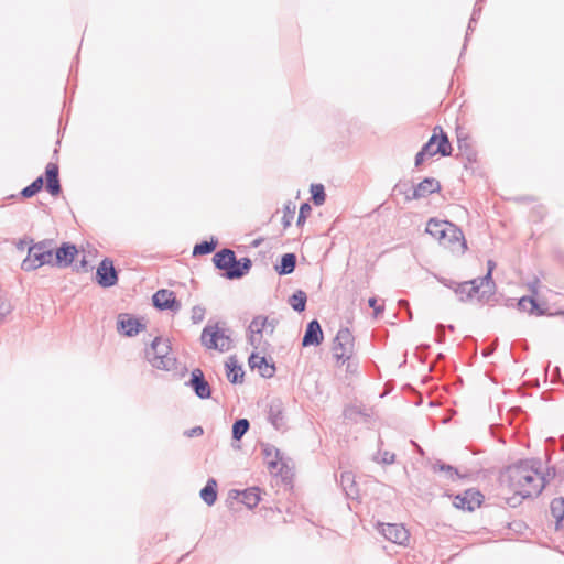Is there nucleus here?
I'll use <instances>...</instances> for the list:
<instances>
[{
    "label": "nucleus",
    "instance_id": "603ef678",
    "mask_svg": "<svg viewBox=\"0 0 564 564\" xmlns=\"http://www.w3.org/2000/svg\"><path fill=\"white\" fill-rule=\"evenodd\" d=\"M82 265H86V260L85 259H83Z\"/></svg>",
    "mask_w": 564,
    "mask_h": 564
},
{
    "label": "nucleus",
    "instance_id": "f704fd0d",
    "mask_svg": "<svg viewBox=\"0 0 564 564\" xmlns=\"http://www.w3.org/2000/svg\"><path fill=\"white\" fill-rule=\"evenodd\" d=\"M217 246V241L210 240V241H202L197 245H195L193 249V256H204L212 253Z\"/></svg>",
    "mask_w": 564,
    "mask_h": 564
},
{
    "label": "nucleus",
    "instance_id": "412c9836",
    "mask_svg": "<svg viewBox=\"0 0 564 564\" xmlns=\"http://www.w3.org/2000/svg\"><path fill=\"white\" fill-rule=\"evenodd\" d=\"M249 365L252 369L258 368L263 378H272L275 373L274 365L269 364L265 357L258 354H251L249 357Z\"/></svg>",
    "mask_w": 564,
    "mask_h": 564
},
{
    "label": "nucleus",
    "instance_id": "e433bc0d",
    "mask_svg": "<svg viewBox=\"0 0 564 564\" xmlns=\"http://www.w3.org/2000/svg\"><path fill=\"white\" fill-rule=\"evenodd\" d=\"M12 312V305L6 295L0 293V324Z\"/></svg>",
    "mask_w": 564,
    "mask_h": 564
},
{
    "label": "nucleus",
    "instance_id": "2f4dec72",
    "mask_svg": "<svg viewBox=\"0 0 564 564\" xmlns=\"http://www.w3.org/2000/svg\"><path fill=\"white\" fill-rule=\"evenodd\" d=\"M250 423L247 419H238L232 425V438L239 441L248 432Z\"/></svg>",
    "mask_w": 564,
    "mask_h": 564
},
{
    "label": "nucleus",
    "instance_id": "72a5a7b5",
    "mask_svg": "<svg viewBox=\"0 0 564 564\" xmlns=\"http://www.w3.org/2000/svg\"><path fill=\"white\" fill-rule=\"evenodd\" d=\"M434 471H442L446 474V477L451 480H455L456 478H460L458 470L452 465L444 464L442 462H436L433 465Z\"/></svg>",
    "mask_w": 564,
    "mask_h": 564
},
{
    "label": "nucleus",
    "instance_id": "2eb2a0df",
    "mask_svg": "<svg viewBox=\"0 0 564 564\" xmlns=\"http://www.w3.org/2000/svg\"><path fill=\"white\" fill-rule=\"evenodd\" d=\"M199 399H208L212 390L200 369H194L187 383Z\"/></svg>",
    "mask_w": 564,
    "mask_h": 564
},
{
    "label": "nucleus",
    "instance_id": "4be33fe9",
    "mask_svg": "<svg viewBox=\"0 0 564 564\" xmlns=\"http://www.w3.org/2000/svg\"><path fill=\"white\" fill-rule=\"evenodd\" d=\"M268 420L275 430H282L285 426V420L283 415L281 402H272L268 411Z\"/></svg>",
    "mask_w": 564,
    "mask_h": 564
},
{
    "label": "nucleus",
    "instance_id": "4c0bfd02",
    "mask_svg": "<svg viewBox=\"0 0 564 564\" xmlns=\"http://www.w3.org/2000/svg\"><path fill=\"white\" fill-rule=\"evenodd\" d=\"M204 317H205V308L204 307L197 305L192 308L191 318L194 324L200 323L204 319Z\"/></svg>",
    "mask_w": 564,
    "mask_h": 564
},
{
    "label": "nucleus",
    "instance_id": "ea45409f",
    "mask_svg": "<svg viewBox=\"0 0 564 564\" xmlns=\"http://www.w3.org/2000/svg\"><path fill=\"white\" fill-rule=\"evenodd\" d=\"M380 455V462L383 464H392L394 463L395 455L393 453H390L388 451H384L379 454Z\"/></svg>",
    "mask_w": 564,
    "mask_h": 564
},
{
    "label": "nucleus",
    "instance_id": "cd10ccee",
    "mask_svg": "<svg viewBox=\"0 0 564 564\" xmlns=\"http://www.w3.org/2000/svg\"><path fill=\"white\" fill-rule=\"evenodd\" d=\"M216 487V480L210 478L207 480L206 486L200 490V498L207 506H213L217 499Z\"/></svg>",
    "mask_w": 564,
    "mask_h": 564
},
{
    "label": "nucleus",
    "instance_id": "c9c22d12",
    "mask_svg": "<svg viewBox=\"0 0 564 564\" xmlns=\"http://www.w3.org/2000/svg\"><path fill=\"white\" fill-rule=\"evenodd\" d=\"M312 198L315 205L319 206L324 204L326 194L322 184H313L311 186Z\"/></svg>",
    "mask_w": 564,
    "mask_h": 564
},
{
    "label": "nucleus",
    "instance_id": "5701e85b",
    "mask_svg": "<svg viewBox=\"0 0 564 564\" xmlns=\"http://www.w3.org/2000/svg\"><path fill=\"white\" fill-rule=\"evenodd\" d=\"M339 484L347 498L355 499L358 497V488L355 481V475L351 471L341 473Z\"/></svg>",
    "mask_w": 564,
    "mask_h": 564
},
{
    "label": "nucleus",
    "instance_id": "b1692460",
    "mask_svg": "<svg viewBox=\"0 0 564 564\" xmlns=\"http://www.w3.org/2000/svg\"><path fill=\"white\" fill-rule=\"evenodd\" d=\"M551 514L555 520L556 530H564V498L557 497L551 501Z\"/></svg>",
    "mask_w": 564,
    "mask_h": 564
},
{
    "label": "nucleus",
    "instance_id": "a19ab883",
    "mask_svg": "<svg viewBox=\"0 0 564 564\" xmlns=\"http://www.w3.org/2000/svg\"><path fill=\"white\" fill-rule=\"evenodd\" d=\"M481 0H477L476 4H475V8H474V11H473V14H471V18L469 20V23H468V31H470L473 28H474V22H476L477 20V17L479 15V12L481 10V8L479 7L478 8V4Z\"/></svg>",
    "mask_w": 564,
    "mask_h": 564
},
{
    "label": "nucleus",
    "instance_id": "6e6552de",
    "mask_svg": "<svg viewBox=\"0 0 564 564\" xmlns=\"http://www.w3.org/2000/svg\"><path fill=\"white\" fill-rule=\"evenodd\" d=\"M422 149L430 158L436 154L447 156L452 153V145L449 143L448 137L440 126H436L433 129V134L422 147Z\"/></svg>",
    "mask_w": 564,
    "mask_h": 564
},
{
    "label": "nucleus",
    "instance_id": "473e14b6",
    "mask_svg": "<svg viewBox=\"0 0 564 564\" xmlns=\"http://www.w3.org/2000/svg\"><path fill=\"white\" fill-rule=\"evenodd\" d=\"M44 185V180L42 176L35 178L29 186L24 187L21 191V196L24 198H30L37 194Z\"/></svg>",
    "mask_w": 564,
    "mask_h": 564
},
{
    "label": "nucleus",
    "instance_id": "aec40b11",
    "mask_svg": "<svg viewBox=\"0 0 564 564\" xmlns=\"http://www.w3.org/2000/svg\"><path fill=\"white\" fill-rule=\"evenodd\" d=\"M440 189L441 184L437 180L433 177H426L415 186L411 198L417 199L425 197L426 195L438 192Z\"/></svg>",
    "mask_w": 564,
    "mask_h": 564
},
{
    "label": "nucleus",
    "instance_id": "09e8293b",
    "mask_svg": "<svg viewBox=\"0 0 564 564\" xmlns=\"http://www.w3.org/2000/svg\"><path fill=\"white\" fill-rule=\"evenodd\" d=\"M538 284H539V280H538V279H535V281H534L533 283H531V284H530V289H531V291H532L534 294H536V293H538V290H536Z\"/></svg>",
    "mask_w": 564,
    "mask_h": 564
},
{
    "label": "nucleus",
    "instance_id": "49530a36",
    "mask_svg": "<svg viewBox=\"0 0 564 564\" xmlns=\"http://www.w3.org/2000/svg\"><path fill=\"white\" fill-rule=\"evenodd\" d=\"M436 335H437V340L440 343L444 340V336H445V326L444 325H442V324L437 325Z\"/></svg>",
    "mask_w": 564,
    "mask_h": 564
},
{
    "label": "nucleus",
    "instance_id": "ddd939ff",
    "mask_svg": "<svg viewBox=\"0 0 564 564\" xmlns=\"http://www.w3.org/2000/svg\"><path fill=\"white\" fill-rule=\"evenodd\" d=\"M482 495L476 490H466L460 495L455 496L453 505L462 510L473 511L481 503Z\"/></svg>",
    "mask_w": 564,
    "mask_h": 564
},
{
    "label": "nucleus",
    "instance_id": "3c124183",
    "mask_svg": "<svg viewBox=\"0 0 564 564\" xmlns=\"http://www.w3.org/2000/svg\"><path fill=\"white\" fill-rule=\"evenodd\" d=\"M264 452H265V455H267V456H270V454H271V451H270V449H268V448H267Z\"/></svg>",
    "mask_w": 564,
    "mask_h": 564
},
{
    "label": "nucleus",
    "instance_id": "79ce46f5",
    "mask_svg": "<svg viewBox=\"0 0 564 564\" xmlns=\"http://www.w3.org/2000/svg\"><path fill=\"white\" fill-rule=\"evenodd\" d=\"M293 212H294V208L291 209L290 206H285V212H284V215H283V225L284 227H288L291 225V220L293 219Z\"/></svg>",
    "mask_w": 564,
    "mask_h": 564
},
{
    "label": "nucleus",
    "instance_id": "c85d7f7f",
    "mask_svg": "<svg viewBox=\"0 0 564 564\" xmlns=\"http://www.w3.org/2000/svg\"><path fill=\"white\" fill-rule=\"evenodd\" d=\"M240 501L247 506L249 509H252L258 506L260 501V492L259 488L251 487L241 492Z\"/></svg>",
    "mask_w": 564,
    "mask_h": 564
},
{
    "label": "nucleus",
    "instance_id": "f3484780",
    "mask_svg": "<svg viewBox=\"0 0 564 564\" xmlns=\"http://www.w3.org/2000/svg\"><path fill=\"white\" fill-rule=\"evenodd\" d=\"M482 290L484 285H480V281L478 279H473L457 284L454 292L459 296L460 301H466L479 292L482 293Z\"/></svg>",
    "mask_w": 564,
    "mask_h": 564
},
{
    "label": "nucleus",
    "instance_id": "c756f323",
    "mask_svg": "<svg viewBox=\"0 0 564 564\" xmlns=\"http://www.w3.org/2000/svg\"><path fill=\"white\" fill-rule=\"evenodd\" d=\"M520 311L528 312L530 314L542 315L543 311L539 308L536 301L531 296H523L518 302Z\"/></svg>",
    "mask_w": 564,
    "mask_h": 564
},
{
    "label": "nucleus",
    "instance_id": "a878e982",
    "mask_svg": "<svg viewBox=\"0 0 564 564\" xmlns=\"http://www.w3.org/2000/svg\"><path fill=\"white\" fill-rule=\"evenodd\" d=\"M227 368V378L231 383H240L243 379V370L242 367L237 364V360L230 358L226 362Z\"/></svg>",
    "mask_w": 564,
    "mask_h": 564
},
{
    "label": "nucleus",
    "instance_id": "58836bf2",
    "mask_svg": "<svg viewBox=\"0 0 564 564\" xmlns=\"http://www.w3.org/2000/svg\"><path fill=\"white\" fill-rule=\"evenodd\" d=\"M312 208L307 203H304L300 207L299 216H297V225H302L305 223L307 215L311 213Z\"/></svg>",
    "mask_w": 564,
    "mask_h": 564
},
{
    "label": "nucleus",
    "instance_id": "c03bdc74",
    "mask_svg": "<svg viewBox=\"0 0 564 564\" xmlns=\"http://www.w3.org/2000/svg\"><path fill=\"white\" fill-rule=\"evenodd\" d=\"M203 433H204V430L202 426H195V427L186 431L185 435L188 437H194V436H200Z\"/></svg>",
    "mask_w": 564,
    "mask_h": 564
},
{
    "label": "nucleus",
    "instance_id": "39448f33",
    "mask_svg": "<svg viewBox=\"0 0 564 564\" xmlns=\"http://www.w3.org/2000/svg\"><path fill=\"white\" fill-rule=\"evenodd\" d=\"M53 262L54 241L52 239H44L29 247L28 256L22 261L21 269L30 272L45 264L53 265Z\"/></svg>",
    "mask_w": 564,
    "mask_h": 564
},
{
    "label": "nucleus",
    "instance_id": "f8f14e48",
    "mask_svg": "<svg viewBox=\"0 0 564 564\" xmlns=\"http://www.w3.org/2000/svg\"><path fill=\"white\" fill-rule=\"evenodd\" d=\"M379 531L387 540L395 544L404 545L409 540V532L402 524L382 523Z\"/></svg>",
    "mask_w": 564,
    "mask_h": 564
},
{
    "label": "nucleus",
    "instance_id": "f03ea898",
    "mask_svg": "<svg viewBox=\"0 0 564 564\" xmlns=\"http://www.w3.org/2000/svg\"><path fill=\"white\" fill-rule=\"evenodd\" d=\"M425 231L453 251L464 252L467 248L463 231L451 221L432 218L427 221Z\"/></svg>",
    "mask_w": 564,
    "mask_h": 564
},
{
    "label": "nucleus",
    "instance_id": "a18cd8bd",
    "mask_svg": "<svg viewBox=\"0 0 564 564\" xmlns=\"http://www.w3.org/2000/svg\"><path fill=\"white\" fill-rule=\"evenodd\" d=\"M426 156V152H424V150L421 149L415 155V166H420Z\"/></svg>",
    "mask_w": 564,
    "mask_h": 564
},
{
    "label": "nucleus",
    "instance_id": "de8ad7c7",
    "mask_svg": "<svg viewBox=\"0 0 564 564\" xmlns=\"http://www.w3.org/2000/svg\"><path fill=\"white\" fill-rule=\"evenodd\" d=\"M440 281H441L445 286H447V288H449V289H452V290H454V289L456 288V285L458 284V283H456V282L448 281V280H446V279H440Z\"/></svg>",
    "mask_w": 564,
    "mask_h": 564
},
{
    "label": "nucleus",
    "instance_id": "6ab92c4d",
    "mask_svg": "<svg viewBox=\"0 0 564 564\" xmlns=\"http://www.w3.org/2000/svg\"><path fill=\"white\" fill-rule=\"evenodd\" d=\"M58 165L55 163H48L45 169V176H46V189L47 192L56 196L61 193V183L58 178Z\"/></svg>",
    "mask_w": 564,
    "mask_h": 564
},
{
    "label": "nucleus",
    "instance_id": "dca6fc26",
    "mask_svg": "<svg viewBox=\"0 0 564 564\" xmlns=\"http://www.w3.org/2000/svg\"><path fill=\"white\" fill-rule=\"evenodd\" d=\"M77 253V249L75 245L72 243H63L59 248L56 249L54 254L53 265L58 268H66L72 264L74 261L75 254Z\"/></svg>",
    "mask_w": 564,
    "mask_h": 564
},
{
    "label": "nucleus",
    "instance_id": "37998d69",
    "mask_svg": "<svg viewBox=\"0 0 564 564\" xmlns=\"http://www.w3.org/2000/svg\"><path fill=\"white\" fill-rule=\"evenodd\" d=\"M368 304L371 308H373V312H375V315L378 316L380 313L383 312V306L382 305H378L377 304V299L376 297H370L368 300Z\"/></svg>",
    "mask_w": 564,
    "mask_h": 564
},
{
    "label": "nucleus",
    "instance_id": "bb28decb",
    "mask_svg": "<svg viewBox=\"0 0 564 564\" xmlns=\"http://www.w3.org/2000/svg\"><path fill=\"white\" fill-rule=\"evenodd\" d=\"M296 265V256L294 253H285L282 256L280 264L275 265V270L280 275H286L294 271Z\"/></svg>",
    "mask_w": 564,
    "mask_h": 564
},
{
    "label": "nucleus",
    "instance_id": "20e7f679",
    "mask_svg": "<svg viewBox=\"0 0 564 564\" xmlns=\"http://www.w3.org/2000/svg\"><path fill=\"white\" fill-rule=\"evenodd\" d=\"M145 359L155 369L170 371L175 368L176 359L171 354L169 339L155 337L145 349Z\"/></svg>",
    "mask_w": 564,
    "mask_h": 564
},
{
    "label": "nucleus",
    "instance_id": "8fccbe9b",
    "mask_svg": "<svg viewBox=\"0 0 564 564\" xmlns=\"http://www.w3.org/2000/svg\"><path fill=\"white\" fill-rule=\"evenodd\" d=\"M268 464H269V467L271 469H276L278 468V462H275V460H270Z\"/></svg>",
    "mask_w": 564,
    "mask_h": 564
},
{
    "label": "nucleus",
    "instance_id": "a211bd4d",
    "mask_svg": "<svg viewBox=\"0 0 564 564\" xmlns=\"http://www.w3.org/2000/svg\"><path fill=\"white\" fill-rule=\"evenodd\" d=\"M322 340H323V332H322L321 325H319L318 321L313 319L306 326V330H305V334H304V337L302 340V345L304 347L317 346L322 343Z\"/></svg>",
    "mask_w": 564,
    "mask_h": 564
},
{
    "label": "nucleus",
    "instance_id": "4468645a",
    "mask_svg": "<svg viewBox=\"0 0 564 564\" xmlns=\"http://www.w3.org/2000/svg\"><path fill=\"white\" fill-rule=\"evenodd\" d=\"M153 304L159 310H171L177 312L181 310V303L176 300L174 292L162 289L154 293Z\"/></svg>",
    "mask_w": 564,
    "mask_h": 564
},
{
    "label": "nucleus",
    "instance_id": "423d86ee",
    "mask_svg": "<svg viewBox=\"0 0 564 564\" xmlns=\"http://www.w3.org/2000/svg\"><path fill=\"white\" fill-rule=\"evenodd\" d=\"M200 341L207 349L228 351L231 348V339L226 329L218 324H207L200 335Z\"/></svg>",
    "mask_w": 564,
    "mask_h": 564
},
{
    "label": "nucleus",
    "instance_id": "0eeeda50",
    "mask_svg": "<svg viewBox=\"0 0 564 564\" xmlns=\"http://www.w3.org/2000/svg\"><path fill=\"white\" fill-rule=\"evenodd\" d=\"M355 354V337L347 327L337 332L333 344V355L337 362L345 364L350 360Z\"/></svg>",
    "mask_w": 564,
    "mask_h": 564
},
{
    "label": "nucleus",
    "instance_id": "f257e3e1",
    "mask_svg": "<svg viewBox=\"0 0 564 564\" xmlns=\"http://www.w3.org/2000/svg\"><path fill=\"white\" fill-rule=\"evenodd\" d=\"M502 481L522 499L540 495L545 487L544 477L530 462H519L509 466Z\"/></svg>",
    "mask_w": 564,
    "mask_h": 564
},
{
    "label": "nucleus",
    "instance_id": "7ed1b4c3",
    "mask_svg": "<svg viewBox=\"0 0 564 564\" xmlns=\"http://www.w3.org/2000/svg\"><path fill=\"white\" fill-rule=\"evenodd\" d=\"M215 267L224 271V276L228 280H236L245 276L251 269L252 262L245 257L237 259L231 249H223L213 257Z\"/></svg>",
    "mask_w": 564,
    "mask_h": 564
},
{
    "label": "nucleus",
    "instance_id": "1a4fd4ad",
    "mask_svg": "<svg viewBox=\"0 0 564 564\" xmlns=\"http://www.w3.org/2000/svg\"><path fill=\"white\" fill-rule=\"evenodd\" d=\"M275 319H269L262 315L256 316L248 327L250 344L254 348H258L261 345L263 333L272 334L275 329Z\"/></svg>",
    "mask_w": 564,
    "mask_h": 564
},
{
    "label": "nucleus",
    "instance_id": "393cba45",
    "mask_svg": "<svg viewBox=\"0 0 564 564\" xmlns=\"http://www.w3.org/2000/svg\"><path fill=\"white\" fill-rule=\"evenodd\" d=\"M487 265H488V271H487L486 275L482 278H477L480 281V285H484L482 296L491 295L495 293V290H496V285L492 280V271L496 267V263L492 260H488Z\"/></svg>",
    "mask_w": 564,
    "mask_h": 564
},
{
    "label": "nucleus",
    "instance_id": "9b49d317",
    "mask_svg": "<svg viewBox=\"0 0 564 564\" xmlns=\"http://www.w3.org/2000/svg\"><path fill=\"white\" fill-rule=\"evenodd\" d=\"M145 328V325L139 318L129 314H119L117 322V330L127 336L133 337Z\"/></svg>",
    "mask_w": 564,
    "mask_h": 564
},
{
    "label": "nucleus",
    "instance_id": "9d476101",
    "mask_svg": "<svg viewBox=\"0 0 564 564\" xmlns=\"http://www.w3.org/2000/svg\"><path fill=\"white\" fill-rule=\"evenodd\" d=\"M96 281L102 288H110L117 284L118 273L111 259L105 258L101 260L96 271Z\"/></svg>",
    "mask_w": 564,
    "mask_h": 564
},
{
    "label": "nucleus",
    "instance_id": "7c9ffc66",
    "mask_svg": "<svg viewBox=\"0 0 564 564\" xmlns=\"http://www.w3.org/2000/svg\"><path fill=\"white\" fill-rule=\"evenodd\" d=\"M306 301V293L302 290H297L290 296L289 304L294 311L301 313L305 310Z\"/></svg>",
    "mask_w": 564,
    "mask_h": 564
}]
</instances>
